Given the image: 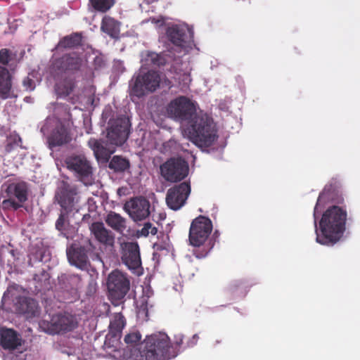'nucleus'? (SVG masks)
Segmentation results:
<instances>
[{
    "mask_svg": "<svg viewBox=\"0 0 360 360\" xmlns=\"http://www.w3.org/2000/svg\"><path fill=\"white\" fill-rule=\"evenodd\" d=\"M347 213L338 206L328 208L322 215L319 222L321 233L316 230V242L330 245L342 237L345 229Z\"/></svg>",
    "mask_w": 360,
    "mask_h": 360,
    "instance_id": "f257e3e1",
    "label": "nucleus"
},
{
    "mask_svg": "<svg viewBox=\"0 0 360 360\" xmlns=\"http://www.w3.org/2000/svg\"><path fill=\"white\" fill-rule=\"evenodd\" d=\"M182 134L200 147L210 146L217 137L212 119L201 110L191 119Z\"/></svg>",
    "mask_w": 360,
    "mask_h": 360,
    "instance_id": "f03ea898",
    "label": "nucleus"
},
{
    "mask_svg": "<svg viewBox=\"0 0 360 360\" xmlns=\"http://www.w3.org/2000/svg\"><path fill=\"white\" fill-rule=\"evenodd\" d=\"M143 345L150 360H168L177 355L174 345L171 343L168 335L162 332L148 335Z\"/></svg>",
    "mask_w": 360,
    "mask_h": 360,
    "instance_id": "7ed1b4c3",
    "label": "nucleus"
},
{
    "mask_svg": "<svg viewBox=\"0 0 360 360\" xmlns=\"http://www.w3.org/2000/svg\"><path fill=\"white\" fill-rule=\"evenodd\" d=\"M22 288L18 285H10L2 297V307L13 304L14 310L23 314L26 319L36 316L39 314V307L37 302L31 298L22 295Z\"/></svg>",
    "mask_w": 360,
    "mask_h": 360,
    "instance_id": "20e7f679",
    "label": "nucleus"
},
{
    "mask_svg": "<svg viewBox=\"0 0 360 360\" xmlns=\"http://www.w3.org/2000/svg\"><path fill=\"white\" fill-rule=\"evenodd\" d=\"M151 22L155 27H160L164 25L167 26V36L169 40L177 48L188 52L193 46V32L192 30L184 24H169L166 23L162 17L150 18Z\"/></svg>",
    "mask_w": 360,
    "mask_h": 360,
    "instance_id": "39448f33",
    "label": "nucleus"
},
{
    "mask_svg": "<svg viewBox=\"0 0 360 360\" xmlns=\"http://www.w3.org/2000/svg\"><path fill=\"white\" fill-rule=\"evenodd\" d=\"M67 168L85 185L93 181V167L89 160L82 154H72L65 160Z\"/></svg>",
    "mask_w": 360,
    "mask_h": 360,
    "instance_id": "423d86ee",
    "label": "nucleus"
},
{
    "mask_svg": "<svg viewBox=\"0 0 360 360\" xmlns=\"http://www.w3.org/2000/svg\"><path fill=\"white\" fill-rule=\"evenodd\" d=\"M78 324L77 318L68 313H59L52 316L51 321L43 320L39 327L43 331L54 335L72 330Z\"/></svg>",
    "mask_w": 360,
    "mask_h": 360,
    "instance_id": "0eeeda50",
    "label": "nucleus"
},
{
    "mask_svg": "<svg viewBox=\"0 0 360 360\" xmlns=\"http://www.w3.org/2000/svg\"><path fill=\"white\" fill-rule=\"evenodd\" d=\"M197 112L196 103L185 96L172 100L167 107V115L181 122H188Z\"/></svg>",
    "mask_w": 360,
    "mask_h": 360,
    "instance_id": "6e6552de",
    "label": "nucleus"
},
{
    "mask_svg": "<svg viewBox=\"0 0 360 360\" xmlns=\"http://www.w3.org/2000/svg\"><path fill=\"white\" fill-rule=\"evenodd\" d=\"M160 75L155 71H141L131 84V95L141 97L155 91L160 86Z\"/></svg>",
    "mask_w": 360,
    "mask_h": 360,
    "instance_id": "1a4fd4ad",
    "label": "nucleus"
},
{
    "mask_svg": "<svg viewBox=\"0 0 360 360\" xmlns=\"http://www.w3.org/2000/svg\"><path fill=\"white\" fill-rule=\"evenodd\" d=\"M107 285L110 299L115 305H117L128 292L129 281L123 273L115 270L109 274Z\"/></svg>",
    "mask_w": 360,
    "mask_h": 360,
    "instance_id": "9d476101",
    "label": "nucleus"
},
{
    "mask_svg": "<svg viewBox=\"0 0 360 360\" xmlns=\"http://www.w3.org/2000/svg\"><path fill=\"white\" fill-rule=\"evenodd\" d=\"M188 165L181 158H171L160 166L162 177L167 181L177 182L188 174Z\"/></svg>",
    "mask_w": 360,
    "mask_h": 360,
    "instance_id": "9b49d317",
    "label": "nucleus"
},
{
    "mask_svg": "<svg viewBox=\"0 0 360 360\" xmlns=\"http://www.w3.org/2000/svg\"><path fill=\"white\" fill-rule=\"evenodd\" d=\"M212 230L210 219L200 216L191 223L189 231V241L193 246L199 247L207 239Z\"/></svg>",
    "mask_w": 360,
    "mask_h": 360,
    "instance_id": "f8f14e48",
    "label": "nucleus"
},
{
    "mask_svg": "<svg viewBox=\"0 0 360 360\" xmlns=\"http://www.w3.org/2000/svg\"><path fill=\"white\" fill-rule=\"evenodd\" d=\"M150 202L143 197H136L127 200L123 206L124 210L134 221L146 219L150 215Z\"/></svg>",
    "mask_w": 360,
    "mask_h": 360,
    "instance_id": "ddd939ff",
    "label": "nucleus"
},
{
    "mask_svg": "<svg viewBox=\"0 0 360 360\" xmlns=\"http://www.w3.org/2000/svg\"><path fill=\"white\" fill-rule=\"evenodd\" d=\"M56 198L61 207L67 211H78L79 198L77 195V188L74 186L63 184L56 192Z\"/></svg>",
    "mask_w": 360,
    "mask_h": 360,
    "instance_id": "4468645a",
    "label": "nucleus"
},
{
    "mask_svg": "<svg viewBox=\"0 0 360 360\" xmlns=\"http://www.w3.org/2000/svg\"><path fill=\"white\" fill-rule=\"evenodd\" d=\"M129 127V120L125 117L111 121L107 135L110 143L115 146L123 144L128 138Z\"/></svg>",
    "mask_w": 360,
    "mask_h": 360,
    "instance_id": "2eb2a0df",
    "label": "nucleus"
},
{
    "mask_svg": "<svg viewBox=\"0 0 360 360\" xmlns=\"http://www.w3.org/2000/svg\"><path fill=\"white\" fill-rule=\"evenodd\" d=\"M8 199L3 201L6 208L17 209L27 199V187L25 183L10 184L6 189Z\"/></svg>",
    "mask_w": 360,
    "mask_h": 360,
    "instance_id": "dca6fc26",
    "label": "nucleus"
},
{
    "mask_svg": "<svg viewBox=\"0 0 360 360\" xmlns=\"http://www.w3.org/2000/svg\"><path fill=\"white\" fill-rule=\"evenodd\" d=\"M190 193L191 186L186 182L169 188L166 196L167 205L172 210H179L184 205Z\"/></svg>",
    "mask_w": 360,
    "mask_h": 360,
    "instance_id": "f3484780",
    "label": "nucleus"
},
{
    "mask_svg": "<svg viewBox=\"0 0 360 360\" xmlns=\"http://www.w3.org/2000/svg\"><path fill=\"white\" fill-rule=\"evenodd\" d=\"M122 260L130 269H136L141 264L139 247L136 243H121Z\"/></svg>",
    "mask_w": 360,
    "mask_h": 360,
    "instance_id": "a211bd4d",
    "label": "nucleus"
},
{
    "mask_svg": "<svg viewBox=\"0 0 360 360\" xmlns=\"http://www.w3.org/2000/svg\"><path fill=\"white\" fill-rule=\"evenodd\" d=\"M51 124L56 125V129L49 139V144L52 146H56L68 143L71 138L65 127L56 119L47 120L46 124L41 127V131H47Z\"/></svg>",
    "mask_w": 360,
    "mask_h": 360,
    "instance_id": "6ab92c4d",
    "label": "nucleus"
},
{
    "mask_svg": "<svg viewBox=\"0 0 360 360\" xmlns=\"http://www.w3.org/2000/svg\"><path fill=\"white\" fill-rule=\"evenodd\" d=\"M67 256L71 265L82 270L88 269L89 263L86 248L74 244L68 248Z\"/></svg>",
    "mask_w": 360,
    "mask_h": 360,
    "instance_id": "aec40b11",
    "label": "nucleus"
},
{
    "mask_svg": "<svg viewBox=\"0 0 360 360\" xmlns=\"http://www.w3.org/2000/svg\"><path fill=\"white\" fill-rule=\"evenodd\" d=\"M124 326L125 319L124 316L120 313L115 314L110 323V331L106 336V340L104 343L105 348H110L111 347V340L113 344L115 343L117 345L118 343L120 338V333L124 328Z\"/></svg>",
    "mask_w": 360,
    "mask_h": 360,
    "instance_id": "412c9836",
    "label": "nucleus"
},
{
    "mask_svg": "<svg viewBox=\"0 0 360 360\" xmlns=\"http://www.w3.org/2000/svg\"><path fill=\"white\" fill-rule=\"evenodd\" d=\"M91 233L96 240L107 247H112L115 237L110 231L108 230L101 222L93 223L90 227Z\"/></svg>",
    "mask_w": 360,
    "mask_h": 360,
    "instance_id": "4be33fe9",
    "label": "nucleus"
},
{
    "mask_svg": "<svg viewBox=\"0 0 360 360\" xmlns=\"http://www.w3.org/2000/svg\"><path fill=\"white\" fill-rule=\"evenodd\" d=\"M0 336V345L5 349L13 350L22 344L20 335L12 329L3 328Z\"/></svg>",
    "mask_w": 360,
    "mask_h": 360,
    "instance_id": "5701e85b",
    "label": "nucleus"
},
{
    "mask_svg": "<svg viewBox=\"0 0 360 360\" xmlns=\"http://www.w3.org/2000/svg\"><path fill=\"white\" fill-rule=\"evenodd\" d=\"M89 146L93 150L94 155L98 160L108 161L110 155L115 152L114 149L106 148L95 139H91L88 141Z\"/></svg>",
    "mask_w": 360,
    "mask_h": 360,
    "instance_id": "b1692460",
    "label": "nucleus"
},
{
    "mask_svg": "<svg viewBox=\"0 0 360 360\" xmlns=\"http://www.w3.org/2000/svg\"><path fill=\"white\" fill-rule=\"evenodd\" d=\"M114 356L118 358V360H150L148 358L144 347L143 351L135 347L127 348L124 351L122 355H121L120 351H115Z\"/></svg>",
    "mask_w": 360,
    "mask_h": 360,
    "instance_id": "393cba45",
    "label": "nucleus"
},
{
    "mask_svg": "<svg viewBox=\"0 0 360 360\" xmlns=\"http://www.w3.org/2000/svg\"><path fill=\"white\" fill-rule=\"evenodd\" d=\"M11 76L8 70L0 66V97L6 99L11 96Z\"/></svg>",
    "mask_w": 360,
    "mask_h": 360,
    "instance_id": "a878e982",
    "label": "nucleus"
},
{
    "mask_svg": "<svg viewBox=\"0 0 360 360\" xmlns=\"http://www.w3.org/2000/svg\"><path fill=\"white\" fill-rule=\"evenodd\" d=\"M105 222L113 230L122 233L127 229V219L121 214L115 212H110L106 217Z\"/></svg>",
    "mask_w": 360,
    "mask_h": 360,
    "instance_id": "bb28decb",
    "label": "nucleus"
},
{
    "mask_svg": "<svg viewBox=\"0 0 360 360\" xmlns=\"http://www.w3.org/2000/svg\"><path fill=\"white\" fill-rule=\"evenodd\" d=\"M102 30L112 37H117L120 33V23L110 16H105L102 20Z\"/></svg>",
    "mask_w": 360,
    "mask_h": 360,
    "instance_id": "cd10ccee",
    "label": "nucleus"
},
{
    "mask_svg": "<svg viewBox=\"0 0 360 360\" xmlns=\"http://www.w3.org/2000/svg\"><path fill=\"white\" fill-rule=\"evenodd\" d=\"M75 87V83L72 79H65L56 84V91L60 96H68Z\"/></svg>",
    "mask_w": 360,
    "mask_h": 360,
    "instance_id": "c85d7f7f",
    "label": "nucleus"
},
{
    "mask_svg": "<svg viewBox=\"0 0 360 360\" xmlns=\"http://www.w3.org/2000/svg\"><path fill=\"white\" fill-rule=\"evenodd\" d=\"M65 68L70 70H78L82 65V58L74 54L72 56H66L63 58Z\"/></svg>",
    "mask_w": 360,
    "mask_h": 360,
    "instance_id": "c756f323",
    "label": "nucleus"
},
{
    "mask_svg": "<svg viewBox=\"0 0 360 360\" xmlns=\"http://www.w3.org/2000/svg\"><path fill=\"white\" fill-rule=\"evenodd\" d=\"M91 6L96 10L100 12H106L108 11L115 3V0H89Z\"/></svg>",
    "mask_w": 360,
    "mask_h": 360,
    "instance_id": "7c9ffc66",
    "label": "nucleus"
},
{
    "mask_svg": "<svg viewBox=\"0 0 360 360\" xmlns=\"http://www.w3.org/2000/svg\"><path fill=\"white\" fill-rule=\"evenodd\" d=\"M109 167L115 171H124L129 167L128 161L120 156H114L109 163Z\"/></svg>",
    "mask_w": 360,
    "mask_h": 360,
    "instance_id": "2f4dec72",
    "label": "nucleus"
},
{
    "mask_svg": "<svg viewBox=\"0 0 360 360\" xmlns=\"http://www.w3.org/2000/svg\"><path fill=\"white\" fill-rule=\"evenodd\" d=\"M144 60L146 62V65H154L160 66L166 63V60L163 56L154 52L147 53L146 54Z\"/></svg>",
    "mask_w": 360,
    "mask_h": 360,
    "instance_id": "473e14b6",
    "label": "nucleus"
},
{
    "mask_svg": "<svg viewBox=\"0 0 360 360\" xmlns=\"http://www.w3.org/2000/svg\"><path fill=\"white\" fill-rule=\"evenodd\" d=\"M82 37L79 34H75L65 37L59 43V46L62 47H74L81 42Z\"/></svg>",
    "mask_w": 360,
    "mask_h": 360,
    "instance_id": "72a5a7b5",
    "label": "nucleus"
},
{
    "mask_svg": "<svg viewBox=\"0 0 360 360\" xmlns=\"http://www.w3.org/2000/svg\"><path fill=\"white\" fill-rule=\"evenodd\" d=\"M141 339V335L139 331H131L124 337V342L129 346H133Z\"/></svg>",
    "mask_w": 360,
    "mask_h": 360,
    "instance_id": "f704fd0d",
    "label": "nucleus"
},
{
    "mask_svg": "<svg viewBox=\"0 0 360 360\" xmlns=\"http://www.w3.org/2000/svg\"><path fill=\"white\" fill-rule=\"evenodd\" d=\"M157 228L150 223H146L143 227L139 231V235L146 237L150 234L154 236L157 233Z\"/></svg>",
    "mask_w": 360,
    "mask_h": 360,
    "instance_id": "c9c22d12",
    "label": "nucleus"
},
{
    "mask_svg": "<svg viewBox=\"0 0 360 360\" xmlns=\"http://www.w3.org/2000/svg\"><path fill=\"white\" fill-rule=\"evenodd\" d=\"M10 60V54L8 49H4L0 51V63L4 65L8 63Z\"/></svg>",
    "mask_w": 360,
    "mask_h": 360,
    "instance_id": "e433bc0d",
    "label": "nucleus"
},
{
    "mask_svg": "<svg viewBox=\"0 0 360 360\" xmlns=\"http://www.w3.org/2000/svg\"><path fill=\"white\" fill-rule=\"evenodd\" d=\"M23 86L27 91H32L35 87L34 82L29 77H27L23 80Z\"/></svg>",
    "mask_w": 360,
    "mask_h": 360,
    "instance_id": "4c0bfd02",
    "label": "nucleus"
},
{
    "mask_svg": "<svg viewBox=\"0 0 360 360\" xmlns=\"http://www.w3.org/2000/svg\"><path fill=\"white\" fill-rule=\"evenodd\" d=\"M324 197V193H322L319 195V198L317 200V202H316V205L314 207V224H315V226L316 227V213L318 212V209H319V207L321 205V202L322 201V199Z\"/></svg>",
    "mask_w": 360,
    "mask_h": 360,
    "instance_id": "58836bf2",
    "label": "nucleus"
},
{
    "mask_svg": "<svg viewBox=\"0 0 360 360\" xmlns=\"http://www.w3.org/2000/svg\"><path fill=\"white\" fill-rule=\"evenodd\" d=\"M148 311V301L147 300L143 297L141 300V304L140 305V308L139 310V314L141 313H146L147 314Z\"/></svg>",
    "mask_w": 360,
    "mask_h": 360,
    "instance_id": "ea45409f",
    "label": "nucleus"
},
{
    "mask_svg": "<svg viewBox=\"0 0 360 360\" xmlns=\"http://www.w3.org/2000/svg\"><path fill=\"white\" fill-rule=\"evenodd\" d=\"M65 220V219L64 214H61L56 223V226L57 229L61 230L63 229V227L64 226Z\"/></svg>",
    "mask_w": 360,
    "mask_h": 360,
    "instance_id": "a19ab883",
    "label": "nucleus"
},
{
    "mask_svg": "<svg viewBox=\"0 0 360 360\" xmlns=\"http://www.w3.org/2000/svg\"><path fill=\"white\" fill-rule=\"evenodd\" d=\"M183 335L181 334H177L175 335V342L174 345L176 346H179L183 342Z\"/></svg>",
    "mask_w": 360,
    "mask_h": 360,
    "instance_id": "79ce46f5",
    "label": "nucleus"
},
{
    "mask_svg": "<svg viewBox=\"0 0 360 360\" xmlns=\"http://www.w3.org/2000/svg\"><path fill=\"white\" fill-rule=\"evenodd\" d=\"M198 340V336L197 335H194L192 338V339L188 342V345L189 347H192L195 345L197 343V341Z\"/></svg>",
    "mask_w": 360,
    "mask_h": 360,
    "instance_id": "37998d69",
    "label": "nucleus"
},
{
    "mask_svg": "<svg viewBox=\"0 0 360 360\" xmlns=\"http://www.w3.org/2000/svg\"><path fill=\"white\" fill-rule=\"evenodd\" d=\"M184 77H185L186 79L188 80L189 82L191 81L189 76L185 75Z\"/></svg>",
    "mask_w": 360,
    "mask_h": 360,
    "instance_id": "c03bdc74",
    "label": "nucleus"
}]
</instances>
